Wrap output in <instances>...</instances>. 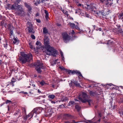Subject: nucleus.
Masks as SVG:
<instances>
[{"mask_svg": "<svg viewBox=\"0 0 123 123\" xmlns=\"http://www.w3.org/2000/svg\"><path fill=\"white\" fill-rule=\"evenodd\" d=\"M44 48L45 49L46 54L49 55H52L55 57L57 51L54 48L50 45L49 39L47 37H44L43 40Z\"/></svg>", "mask_w": 123, "mask_h": 123, "instance_id": "1", "label": "nucleus"}, {"mask_svg": "<svg viewBox=\"0 0 123 123\" xmlns=\"http://www.w3.org/2000/svg\"><path fill=\"white\" fill-rule=\"evenodd\" d=\"M20 55L21 56L19 57L18 59L22 64H25L27 62H29L32 59V55L31 53L26 54L22 53L20 54Z\"/></svg>", "mask_w": 123, "mask_h": 123, "instance_id": "2", "label": "nucleus"}, {"mask_svg": "<svg viewBox=\"0 0 123 123\" xmlns=\"http://www.w3.org/2000/svg\"><path fill=\"white\" fill-rule=\"evenodd\" d=\"M59 68L62 70H65L66 72H68V73L69 74H76L77 75H78V77L79 78H80V77H83L82 74L79 71L77 70H68L67 69L63 67L60 66Z\"/></svg>", "mask_w": 123, "mask_h": 123, "instance_id": "3", "label": "nucleus"}, {"mask_svg": "<svg viewBox=\"0 0 123 123\" xmlns=\"http://www.w3.org/2000/svg\"><path fill=\"white\" fill-rule=\"evenodd\" d=\"M35 69L38 73L41 74L42 72L41 69H44L45 67L43 65V63L39 60L37 61L35 63Z\"/></svg>", "mask_w": 123, "mask_h": 123, "instance_id": "4", "label": "nucleus"}, {"mask_svg": "<svg viewBox=\"0 0 123 123\" xmlns=\"http://www.w3.org/2000/svg\"><path fill=\"white\" fill-rule=\"evenodd\" d=\"M18 3L16 4L15 3L14 4V9L15 10H18L16 12V14L18 16H22L23 15V12H24L22 9V6L21 5H19Z\"/></svg>", "mask_w": 123, "mask_h": 123, "instance_id": "5", "label": "nucleus"}, {"mask_svg": "<svg viewBox=\"0 0 123 123\" xmlns=\"http://www.w3.org/2000/svg\"><path fill=\"white\" fill-rule=\"evenodd\" d=\"M95 12V14H96V17H99L101 18H107V16L104 11L103 10L101 11H94Z\"/></svg>", "mask_w": 123, "mask_h": 123, "instance_id": "6", "label": "nucleus"}, {"mask_svg": "<svg viewBox=\"0 0 123 123\" xmlns=\"http://www.w3.org/2000/svg\"><path fill=\"white\" fill-rule=\"evenodd\" d=\"M62 36L64 42L67 43L70 39V36H69L66 32H64L62 33Z\"/></svg>", "mask_w": 123, "mask_h": 123, "instance_id": "7", "label": "nucleus"}, {"mask_svg": "<svg viewBox=\"0 0 123 123\" xmlns=\"http://www.w3.org/2000/svg\"><path fill=\"white\" fill-rule=\"evenodd\" d=\"M69 85L70 86L72 87H74V86L79 87H81L80 84L78 82V81L76 80L75 81L74 80H71V82L69 83Z\"/></svg>", "mask_w": 123, "mask_h": 123, "instance_id": "8", "label": "nucleus"}, {"mask_svg": "<svg viewBox=\"0 0 123 123\" xmlns=\"http://www.w3.org/2000/svg\"><path fill=\"white\" fill-rule=\"evenodd\" d=\"M78 98L83 103H85L88 102L89 105H91V103H92L93 102L92 100L91 99H83L82 98L79 96L78 97Z\"/></svg>", "mask_w": 123, "mask_h": 123, "instance_id": "9", "label": "nucleus"}, {"mask_svg": "<svg viewBox=\"0 0 123 123\" xmlns=\"http://www.w3.org/2000/svg\"><path fill=\"white\" fill-rule=\"evenodd\" d=\"M113 31L114 33L117 34H119V33L123 34V31L122 28L117 29V28H114L113 29Z\"/></svg>", "mask_w": 123, "mask_h": 123, "instance_id": "10", "label": "nucleus"}, {"mask_svg": "<svg viewBox=\"0 0 123 123\" xmlns=\"http://www.w3.org/2000/svg\"><path fill=\"white\" fill-rule=\"evenodd\" d=\"M12 41H13L12 43L16 45L18 44L19 42V40L17 37H15L14 36H13V37L12 39Z\"/></svg>", "mask_w": 123, "mask_h": 123, "instance_id": "11", "label": "nucleus"}, {"mask_svg": "<svg viewBox=\"0 0 123 123\" xmlns=\"http://www.w3.org/2000/svg\"><path fill=\"white\" fill-rule=\"evenodd\" d=\"M42 108L39 107L34 108L33 110L36 111V113L38 114L41 112L42 110Z\"/></svg>", "mask_w": 123, "mask_h": 123, "instance_id": "12", "label": "nucleus"}, {"mask_svg": "<svg viewBox=\"0 0 123 123\" xmlns=\"http://www.w3.org/2000/svg\"><path fill=\"white\" fill-rule=\"evenodd\" d=\"M93 3H91L89 5H87V9H89L93 10V9L95 8L94 6H93Z\"/></svg>", "mask_w": 123, "mask_h": 123, "instance_id": "13", "label": "nucleus"}, {"mask_svg": "<svg viewBox=\"0 0 123 123\" xmlns=\"http://www.w3.org/2000/svg\"><path fill=\"white\" fill-rule=\"evenodd\" d=\"M14 4L11 5L10 4H8L7 5V8L9 9L14 10Z\"/></svg>", "mask_w": 123, "mask_h": 123, "instance_id": "14", "label": "nucleus"}, {"mask_svg": "<svg viewBox=\"0 0 123 123\" xmlns=\"http://www.w3.org/2000/svg\"><path fill=\"white\" fill-rule=\"evenodd\" d=\"M24 5L28 9V12H31L32 9L31 6L26 2L24 3Z\"/></svg>", "mask_w": 123, "mask_h": 123, "instance_id": "15", "label": "nucleus"}, {"mask_svg": "<svg viewBox=\"0 0 123 123\" xmlns=\"http://www.w3.org/2000/svg\"><path fill=\"white\" fill-rule=\"evenodd\" d=\"M63 117L66 120H67L68 117L71 118L72 117V116L71 115L67 113L65 114L64 115Z\"/></svg>", "mask_w": 123, "mask_h": 123, "instance_id": "16", "label": "nucleus"}, {"mask_svg": "<svg viewBox=\"0 0 123 123\" xmlns=\"http://www.w3.org/2000/svg\"><path fill=\"white\" fill-rule=\"evenodd\" d=\"M26 26L28 28H33V25L29 21L27 23Z\"/></svg>", "mask_w": 123, "mask_h": 123, "instance_id": "17", "label": "nucleus"}, {"mask_svg": "<svg viewBox=\"0 0 123 123\" xmlns=\"http://www.w3.org/2000/svg\"><path fill=\"white\" fill-rule=\"evenodd\" d=\"M43 33L44 34H46L48 33V31L46 27L43 28Z\"/></svg>", "mask_w": 123, "mask_h": 123, "instance_id": "18", "label": "nucleus"}, {"mask_svg": "<svg viewBox=\"0 0 123 123\" xmlns=\"http://www.w3.org/2000/svg\"><path fill=\"white\" fill-rule=\"evenodd\" d=\"M14 115H15L16 116L17 115H19V116L18 117V118L19 117L21 116V113L20 110L18 109L16 111V112H15V113L14 114Z\"/></svg>", "mask_w": 123, "mask_h": 123, "instance_id": "19", "label": "nucleus"}, {"mask_svg": "<svg viewBox=\"0 0 123 123\" xmlns=\"http://www.w3.org/2000/svg\"><path fill=\"white\" fill-rule=\"evenodd\" d=\"M28 31L29 33L33 34L35 33V31L33 29V28H28Z\"/></svg>", "mask_w": 123, "mask_h": 123, "instance_id": "20", "label": "nucleus"}, {"mask_svg": "<svg viewBox=\"0 0 123 123\" xmlns=\"http://www.w3.org/2000/svg\"><path fill=\"white\" fill-rule=\"evenodd\" d=\"M89 94L90 95L92 96H95L97 94L96 92H94L92 91H90L89 92Z\"/></svg>", "mask_w": 123, "mask_h": 123, "instance_id": "21", "label": "nucleus"}, {"mask_svg": "<svg viewBox=\"0 0 123 123\" xmlns=\"http://www.w3.org/2000/svg\"><path fill=\"white\" fill-rule=\"evenodd\" d=\"M44 12L45 14V18L46 20H47L49 18V13L46 10H44Z\"/></svg>", "mask_w": 123, "mask_h": 123, "instance_id": "22", "label": "nucleus"}, {"mask_svg": "<svg viewBox=\"0 0 123 123\" xmlns=\"http://www.w3.org/2000/svg\"><path fill=\"white\" fill-rule=\"evenodd\" d=\"M82 97L84 99H86L88 96L86 93L84 92H83L82 94Z\"/></svg>", "mask_w": 123, "mask_h": 123, "instance_id": "23", "label": "nucleus"}, {"mask_svg": "<svg viewBox=\"0 0 123 123\" xmlns=\"http://www.w3.org/2000/svg\"><path fill=\"white\" fill-rule=\"evenodd\" d=\"M75 108L78 112H79L81 109V107L78 105L77 104L75 106Z\"/></svg>", "mask_w": 123, "mask_h": 123, "instance_id": "24", "label": "nucleus"}, {"mask_svg": "<svg viewBox=\"0 0 123 123\" xmlns=\"http://www.w3.org/2000/svg\"><path fill=\"white\" fill-rule=\"evenodd\" d=\"M31 113L33 117L34 116V117H36L37 116V115L38 114L37 113H36V111L33 110L31 111Z\"/></svg>", "mask_w": 123, "mask_h": 123, "instance_id": "25", "label": "nucleus"}, {"mask_svg": "<svg viewBox=\"0 0 123 123\" xmlns=\"http://www.w3.org/2000/svg\"><path fill=\"white\" fill-rule=\"evenodd\" d=\"M89 122H86L87 123H99L100 121V119H99L97 122H93L91 120H87Z\"/></svg>", "mask_w": 123, "mask_h": 123, "instance_id": "26", "label": "nucleus"}, {"mask_svg": "<svg viewBox=\"0 0 123 123\" xmlns=\"http://www.w3.org/2000/svg\"><path fill=\"white\" fill-rule=\"evenodd\" d=\"M117 102L120 104L122 103L123 104V98H120L118 99Z\"/></svg>", "mask_w": 123, "mask_h": 123, "instance_id": "27", "label": "nucleus"}, {"mask_svg": "<svg viewBox=\"0 0 123 123\" xmlns=\"http://www.w3.org/2000/svg\"><path fill=\"white\" fill-rule=\"evenodd\" d=\"M93 26L94 27V29L97 31L98 30L100 31H101L102 30V29L101 28H97L95 25H93Z\"/></svg>", "mask_w": 123, "mask_h": 123, "instance_id": "28", "label": "nucleus"}, {"mask_svg": "<svg viewBox=\"0 0 123 123\" xmlns=\"http://www.w3.org/2000/svg\"><path fill=\"white\" fill-rule=\"evenodd\" d=\"M22 113L25 115L26 114V110L25 108L23 107L22 108Z\"/></svg>", "mask_w": 123, "mask_h": 123, "instance_id": "29", "label": "nucleus"}, {"mask_svg": "<svg viewBox=\"0 0 123 123\" xmlns=\"http://www.w3.org/2000/svg\"><path fill=\"white\" fill-rule=\"evenodd\" d=\"M6 23H5V22L4 21H2L1 22L0 25L2 26H6Z\"/></svg>", "mask_w": 123, "mask_h": 123, "instance_id": "30", "label": "nucleus"}, {"mask_svg": "<svg viewBox=\"0 0 123 123\" xmlns=\"http://www.w3.org/2000/svg\"><path fill=\"white\" fill-rule=\"evenodd\" d=\"M107 43L108 44H114V42L113 41H111L110 40H108L107 41Z\"/></svg>", "mask_w": 123, "mask_h": 123, "instance_id": "31", "label": "nucleus"}, {"mask_svg": "<svg viewBox=\"0 0 123 123\" xmlns=\"http://www.w3.org/2000/svg\"><path fill=\"white\" fill-rule=\"evenodd\" d=\"M48 98L51 99H54L55 97V96L54 95H51L48 96Z\"/></svg>", "mask_w": 123, "mask_h": 123, "instance_id": "32", "label": "nucleus"}, {"mask_svg": "<svg viewBox=\"0 0 123 123\" xmlns=\"http://www.w3.org/2000/svg\"><path fill=\"white\" fill-rule=\"evenodd\" d=\"M28 118H31L33 117L31 113V112L28 115H27Z\"/></svg>", "mask_w": 123, "mask_h": 123, "instance_id": "33", "label": "nucleus"}, {"mask_svg": "<svg viewBox=\"0 0 123 123\" xmlns=\"http://www.w3.org/2000/svg\"><path fill=\"white\" fill-rule=\"evenodd\" d=\"M74 103V101L71 100L69 101L68 104L70 106L72 105H73Z\"/></svg>", "mask_w": 123, "mask_h": 123, "instance_id": "34", "label": "nucleus"}, {"mask_svg": "<svg viewBox=\"0 0 123 123\" xmlns=\"http://www.w3.org/2000/svg\"><path fill=\"white\" fill-rule=\"evenodd\" d=\"M39 83L42 86L43 85L45 84V82L43 80H42Z\"/></svg>", "mask_w": 123, "mask_h": 123, "instance_id": "35", "label": "nucleus"}, {"mask_svg": "<svg viewBox=\"0 0 123 123\" xmlns=\"http://www.w3.org/2000/svg\"><path fill=\"white\" fill-rule=\"evenodd\" d=\"M28 118V117H27V115H26L25 116H23V119L25 121H26Z\"/></svg>", "mask_w": 123, "mask_h": 123, "instance_id": "36", "label": "nucleus"}, {"mask_svg": "<svg viewBox=\"0 0 123 123\" xmlns=\"http://www.w3.org/2000/svg\"><path fill=\"white\" fill-rule=\"evenodd\" d=\"M70 26L72 27L73 28H74V26H75V24H74L73 23H70Z\"/></svg>", "mask_w": 123, "mask_h": 123, "instance_id": "37", "label": "nucleus"}, {"mask_svg": "<svg viewBox=\"0 0 123 123\" xmlns=\"http://www.w3.org/2000/svg\"><path fill=\"white\" fill-rule=\"evenodd\" d=\"M12 102L11 101L9 100H7L5 103H6V104H7L8 103L9 104L11 103Z\"/></svg>", "mask_w": 123, "mask_h": 123, "instance_id": "38", "label": "nucleus"}, {"mask_svg": "<svg viewBox=\"0 0 123 123\" xmlns=\"http://www.w3.org/2000/svg\"><path fill=\"white\" fill-rule=\"evenodd\" d=\"M29 44L30 46V48L31 49L33 48V46L32 45V43L31 42H30L29 43Z\"/></svg>", "mask_w": 123, "mask_h": 123, "instance_id": "39", "label": "nucleus"}, {"mask_svg": "<svg viewBox=\"0 0 123 123\" xmlns=\"http://www.w3.org/2000/svg\"><path fill=\"white\" fill-rule=\"evenodd\" d=\"M10 37L11 38V37H12V35L13 33V31L12 30H11L10 31Z\"/></svg>", "mask_w": 123, "mask_h": 123, "instance_id": "40", "label": "nucleus"}, {"mask_svg": "<svg viewBox=\"0 0 123 123\" xmlns=\"http://www.w3.org/2000/svg\"><path fill=\"white\" fill-rule=\"evenodd\" d=\"M74 27L76 29L79 30L80 29L79 28V25H75V26Z\"/></svg>", "mask_w": 123, "mask_h": 123, "instance_id": "41", "label": "nucleus"}, {"mask_svg": "<svg viewBox=\"0 0 123 123\" xmlns=\"http://www.w3.org/2000/svg\"><path fill=\"white\" fill-rule=\"evenodd\" d=\"M11 82L12 83H14L16 81V80L14 78L12 77V79L11 80Z\"/></svg>", "mask_w": 123, "mask_h": 123, "instance_id": "42", "label": "nucleus"}, {"mask_svg": "<svg viewBox=\"0 0 123 123\" xmlns=\"http://www.w3.org/2000/svg\"><path fill=\"white\" fill-rule=\"evenodd\" d=\"M61 11L64 14H66L68 12L66 10H61Z\"/></svg>", "mask_w": 123, "mask_h": 123, "instance_id": "43", "label": "nucleus"}, {"mask_svg": "<svg viewBox=\"0 0 123 123\" xmlns=\"http://www.w3.org/2000/svg\"><path fill=\"white\" fill-rule=\"evenodd\" d=\"M67 100V99L65 98H61V101L62 102L64 101H66Z\"/></svg>", "mask_w": 123, "mask_h": 123, "instance_id": "44", "label": "nucleus"}, {"mask_svg": "<svg viewBox=\"0 0 123 123\" xmlns=\"http://www.w3.org/2000/svg\"><path fill=\"white\" fill-rule=\"evenodd\" d=\"M6 44H3L4 47L6 48H6L7 47L8 45V44L7 43L6 41Z\"/></svg>", "mask_w": 123, "mask_h": 123, "instance_id": "45", "label": "nucleus"}, {"mask_svg": "<svg viewBox=\"0 0 123 123\" xmlns=\"http://www.w3.org/2000/svg\"><path fill=\"white\" fill-rule=\"evenodd\" d=\"M40 42L39 41H37L36 43V45H40Z\"/></svg>", "mask_w": 123, "mask_h": 123, "instance_id": "46", "label": "nucleus"}, {"mask_svg": "<svg viewBox=\"0 0 123 123\" xmlns=\"http://www.w3.org/2000/svg\"><path fill=\"white\" fill-rule=\"evenodd\" d=\"M62 105H63V104H62L61 105H59V107L60 108H64L65 107L64 105H63V106Z\"/></svg>", "mask_w": 123, "mask_h": 123, "instance_id": "47", "label": "nucleus"}, {"mask_svg": "<svg viewBox=\"0 0 123 123\" xmlns=\"http://www.w3.org/2000/svg\"><path fill=\"white\" fill-rule=\"evenodd\" d=\"M36 19V21L38 23H41V21L40 20V19Z\"/></svg>", "mask_w": 123, "mask_h": 123, "instance_id": "48", "label": "nucleus"}, {"mask_svg": "<svg viewBox=\"0 0 123 123\" xmlns=\"http://www.w3.org/2000/svg\"><path fill=\"white\" fill-rule=\"evenodd\" d=\"M31 38L33 39H35V36L33 34H32L31 35Z\"/></svg>", "mask_w": 123, "mask_h": 123, "instance_id": "49", "label": "nucleus"}, {"mask_svg": "<svg viewBox=\"0 0 123 123\" xmlns=\"http://www.w3.org/2000/svg\"><path fill=\"white\" fill-rule=\"evenodd\" d=\"M11 25L10 24H8V28L9 29H10L11 28Z\"/></svg>", "mask_w": 123, "mask_h": 123, "instance_id": "50", "label": "nucleus"}, {"mask_svg": "<svg viewBox=\"0 0 123 123\" xmlns=\"http://www.w3.org/2000/svg\"><path fill=\"white\" fill-rule=\"evenodd\" d=\"M76 4L79 7H81L82 6V4L81 3H77Z\"/></svg>", "mask_w": 123, "mask_h": 123, "instance_id": "51", "label": "nucleus"}, {"mask_svg": "<svg viewBox=\"0 0 123 123\" xmlns=\"http://www.w3.org/2000/svg\"><path fill=\"white\" fill-rule=\"evenodd\" d=\"M116 26L117 27V29H118L119 28H121V26L120 25H116Z\"/></svg>", "mask_w": 123, "mask_h": 123, "instance_id": "52", "label": "nucleus"}, {"mask_svg": "<svg viewBox=\"0 0 123 123\" xmlns=\"http://www.w3.org/2000/svg\"><path fill=\"white\" fill-rule=\"evenodd\" d=\"M57 101H56V102L55 101H51V103L52 104H55L56 103V102H57Z\"/></svg>", "mask_w": 123, "mask_h": 123, "instance_id": "53", "label": "nucleus"}, {"mask_svg": "<svg viewBox=\"0 0 123 123\" xmlns=\"http://www.w3.org/2000/svg\"><path fill=\"white\" fill-rule=\"evenodd\" d=\"M21 0H16V1L17 3L18 4L20 2Z\"/></svg>", "mask_w": 123, "mask_h": 123, "instance_id": "54", "label": "nucleus"}, {"mask_svg": "<svg viewBox=\"0 0 123 123\" xmlns=\"http://www.w3.org/2000/svg\"><path fill=\"white\" fill-rule=\"evenodd\" d=\"M98 116L99 117H101V113H98Z\"/></svg>", "mask_w": 123, "mask_h": 123, "instance_id": "55", "label": "nucleus"}, {"mask_svg": "<svg viewBox=\"0 0 123 123\" xmlns=\"http://www.w3.org/2000/svg\"><path fill=\"white\" fill-rule=\"evenodd\" d=\"M71 33H72V34H75V32H74V30H73L72 31V32H71Z\"/></svg>", "mask_w": 123, "mask_h": 123, "instance_id": "56", "label": "nucleus"}, {"mask_svg": "<svg viewBox=\"0 0 123 123\" xmlns=\"http://www.w3.org/2000/svg\"><path fill=\"white\" fill-rule=\"evenodd\" d=\"M39 13H37L35 15V16L36 17H37L38 16H39Z\"/></svg>", "mask_w": 123, "mask_h": 123, "instance_id": "57", "label": "nucleus"}, {"mask_svg": "<svg viewBox=\"0 0 123 123\" xmlns=\"http://www.w3.org/2000/svg\"><path fill=\"white\" fill-rule=\"evenodd\" d=\"M62 57V59L63 61H64V56H62L61 57Z\"/></svg>", "mask_w": 123, "mask_h": 123, "instance_id": "58", "label": "nucleus"}, {"mask_svg": "<svg viewBox=\"0 0 123 123\" xmlns=\"http://www.w3.org/2000/svg\"><path fill=\"white\" fill-rule=\"evenodd\" d=\"M61 57L64 56L63 55V53L62 52H61Z\"/></svg>", "mask_w": 123, "mask_h": 123, "instance_id": "59", "label": "nucleus"}, {"mask_svg": "<svg viewBox=\"0 0 123 123\" xmlns=\"http://www.w3.org/2000/svg\"><path fill=\"white\" fill-rule=\"evenodd\" d=\"M33 91H30L29 92V93L30 94H33V92H32Z\"/></svg>", "mask_w": 123, "mask_h": 123, "instance_id": "60", "label": "nucleus"}, {"mask_svg": "<svg viewBox=\"0 0 123 123\" xmlns=\"http://www.w3.org/2000/svg\"><path fill=\"white\" fill-rule=\"evenodd\" d=\"M34 4L36 6H37V5L38 4H37V2H35L34 3Z\"/></svg>", "mask_w": 123, "mask_h": 123, "instance_id": "61", "label": "nucleus"}, {"mask_svg": "<svg viewBox=\"0 0 123 123\" xmlns=\"http://www.w3.org/2000/svg\"><path fill=\"white\" fill-rule=\"evenodd\" d=\"M22 93H23L24 94H27V92H22Z\"/></svg>", "mask_w": 123, "mask_h": 123, "instance_id": "62", "label": "nucleus"}, {"mask_svg": "<svg viewBox=\"0 0 123 123\" xmlns=\"http://www.w3.org/2000/svg\"><path fill=\"white\" fill-rule=\"evenodd\" d=\"M65 14L66 15H67V17H69V14H68L67 13H66V14Z\"/></svg>", "mask_w": 123, "mask_h": 123, "instance_id": "63", "label": "nucleus"}, {"mask_svg": "<svg viewBox=\"0 0 123 123\" xmlns=\"http://www.w3.org/2000/svg\"><path fill=\"white\" fill-rule=\"evenodd\" d=\"M2 63V61L1 60H0V65Z\"/></svg>", "mask_w": 123, "mask_h": 123, "instance_id": "64", "label": "nucleus"}]
</instances>
